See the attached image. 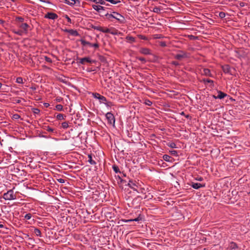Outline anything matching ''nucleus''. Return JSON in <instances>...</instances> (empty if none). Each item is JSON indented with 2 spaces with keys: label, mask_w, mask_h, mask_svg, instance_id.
<instances>
[{
  "label": "nucleus",
  "mask_w": 250,
  "mask_h": 250,
  "mask_svg": "<svg viewBox=\"0 0 250 250\" xmlns=\"http://www.w3.org/2000/svg\"><path fill=\"white\" fill-rule=\"evenodd\" d=\"M68 32L71 35H72L74 36H77L79 35L78 32L76 30H73V29L69 30Z\"/></svg>",
  "instance_id": "nucleus-29"
},
{
  "label": "nucleus",
  "mask_w": 250,
  "mask_h": 250,
  "mask_svg": "<svg viewBox=\"0 0 250 250\" xmlns=\"http://www.w3.org/2000/svg\"><path fill=\"white\" fill-rule=\"evenodd\" d=\"M57 181H58V182H59L60 183H64L65 182V180L63 179H62V178H60V179H57Z\"/></svg>",
  "instance_id": "nucleus-52"
},
{
  "label": "nucleus",
  "mask_w": 250,
  "mask_h": 250,
  "mask_svg": "<svg viewBox=\"0 0 250 250\" xmlns=\"http://www.w3.org/2000/svg\"><path fill=\"white\" fill-rule=\"evenodd\" d=\"M113 13L114 14V19L117 20L119 23H124L125 22V20L123 16L116 12H113Z\"/></svg>",
  "instance_id": "nucleus-6"
},
{
  "label": "nucleus",
  "mask_w": 250,
  "mask_h": 250,
  "mask_svg": "<svg viewBox=\"0 0 250 250\" xmlns=\"http://www.w3.org/2000/svg\"><path fill=\"white\" fill-rule=\"evenodd\" d=\"M44 59H45V61L51 63L52 62V61L51 59L49 57H47V56H45L44 57Z\"/></svg>",
  "instance_id": "nucleus-47"
},
{
  "label": "nucleus",
  "mask_w": 250,
  "mask_h": 250,
  "mask_svg": "<svg viewBox=\"0 0 250 250\" xmlns=\"http://www.w3.org/2000/svg\"><path fill=\"white\" fill-rule=\"evenodd\" d=\"M196 180L199 181H202L203 180V179L202 177H199L197 179H196Z\"/></svg>",
  "instance_id": "nucleus-60"
},
{
  "label": "nucleus",
  "mask_w": 250,
  "mask_h": 250,
  "mask_svg": "<svg viewBox=\"0 0 250 250\" xmlns=\"http://www.w3.org/2000/svg\"><path fill=\"white\" fill-rule=\"evenodd\" d=\"M179 51L181 53V54L175 55L174 56L175 59L178 60H181L183 58H186L188 57V54L186 52L182 50H180Z\"/></svg>",
  "instance_id": "nucleus-8"
},
{
  "label": "nucleus",
  "mask_w": 250,
  "mask_h": 250,
  "mask_svg": "<svg viewBox=\"0 0 250 250\" xmlns=\"http://www.w3.org/2000/svg\"><path fill=\"white\" fill-rule=\"evenodd\" d=\"M217 93H218V95L217 96L214 95H212V97L214 99H222L228 96V95L227 94H226L220 90L217 91Z\"/></svg>",
  "instance_id": "nucleus-10"
},
{
  "label": "nucleus",
  "mask_w": 250,
  "mask_h": 250,
  "mask_svg": "<svg viewBox=\"0 0 250 250\" xmlns=\"http://www.w3.org/2000/svg\"><path fill=\"white\" fill-rule=\"evenodd\" d=\"M222 69L223 72L226 74H229L231 75H233L232 70H234V69L231 68L229 64H225L222 66Z\"/></svg>",
  "instance_id": "nucleus-4"
},
{
  "label": "nucleus",
  "mask_w": 250,
  "mask_h": 250,
  "mask_svg": "<svg viewBox=\"0 0 250 250\" xmlns=\"http://www.w3.org/2000/svg\"><path fill=\"white\" fill-rule=\"evenodd\" d=\"M62 98L61 97H57L56 98V101L57 102H61L62 101Z\"/></svg>",
  "instance_id": "nucleus-50"
},
{
  "label": "nucleus",
  "mask_w": 250,
  "mask_h": 250,
  "mask_svg": "<svg viewBox=\"0 0 250 250\" xmlns=\"http://www.w3.org/2000/svg\"><path fill=\"white\" fill-rule=\"evenodd\" d=\"M56 109L58 111H62L63 109V106L62 104H57L56 106Z\"/></svg>",
  "instance_id": "nucleus-38"
},
{
  "label": "nucleus",
  "mask_w": 250,
  "mask_h": 250,
  "mask_svg": "<svg viewBox=\"0 0 250 250\" xmlns=\"http://www.w3.org/2000/svg\"><path fill=\"white\" fill-rule=\"evenodd\" d=\"M126 40L130 42H133L135 41V38L131 36H127L126 37Z\"/></svg>",
  "instance_id": "nucleus-31"
},
{
  "label": "nucleus",
  "mask_w": 250,
  "mask_h": 250,
  "mask_svg": "<svg viewBox=\"0 0 250 250\" xmlns=\"http://www.w3.org/2000/svg\"><path fill=\"white\" fill-rule=\"evenodd\" d=\"M118 178L119 179V180H120V182L121 183H125L126 182V181L125 180H123L121 177L120 176H118Z\"/></svg>",
  "instance_id": "nucleus-56"
},
{
  "label": "nucleus",
  "mask_w": 250,
  "mask_h": 250,
  "mask_svg": "<svg viewBox=\"0 0 250 250\" xmlns=\"http://www.w3.org/2000/svg\"><path fill=\"white\" fill-rule=\"evenodd\" d=\"M44 105L45 107H48L49 105V104L48 103H44Z\"/></svg>",
  "instance_id": "nucleus-62"
},
{
  "label": "nucleus",
  "mask_w": 250,
  "mask_h": 250,
  "mask_svg": "<svg viewBox=\"0 0 250 250\" xmlns=\"http://www.w3.org/2000/svg\"><path fill=\"white\" fill-rule=\"evenodd\" d=\"M180 114L181 115L184 116L186 118L188 119L190 117L188 114L186 115L184 111L182 112Z\"/></svg>",
  "instance_id": "nucleus-49"
},
{
  "label": "nucleus",
  "mask_w": 250,
  "mask_h": 250,
  "mask_svg": "<svg viewBox=\"0 0 250 250\" xmlns=\"http://www.w3.org/2000/svg\"><path fill=\"white\" fill-rule=\"evenodd\" d=\"M62 126L63 129L67 128L69 126L68 123L66 122H63L62 124Z\"/></svg>",
  "instance_id": "nucleus-36"
},
{
  "label": "nucleus",
  "mask_w": 250,
  "mask_h": 250,
  "mask_svg": "<svg viewBox=\"0 0 250 250\" xmlns=\"http://www.w3.org/2000/svg\"><path fill=\"white\" fill-rule=\"evenodd\" d=\"M20 102H21V100H19V99L15 100V103H16L19 104V103H20Z\"/></svg>",
  "instance_id": "nucleus-61"
},
{
  "label": "nucleus",
  "mask_w": 250,
  "mask_h": 250,
  "mask_svg": "<svg viewBox=\"0 0 250 250\" xmlns=\"http://www.w3.org/2000/svg\"><path fill=\"white\" fill-rule=\"evenodd\" d=\"M88 162L91 164V165H95L96 164V163L95 162V161H94L93 159H92V155L90 154H88Z\"/></svg>",
  "instance_id": "nucleus-27"
},
{
  "label": "nucleus",
  "mask_w": 250,
  "mask_h": 250,
  "mask_svg": "<svg viewBox=\"0 0 250 250\" xmlns=\"http://www.w3.org/2000/svg\"><path fill=\"white\" fill-rule=\"evenodd\" d=\"M90 47H94L95 48H99V45L98 43H91V45H90Z\"/></svg>",
  "instance_id": "nucleus-45"
},
{
  "label": "nucleus",
  "mask_w": 250,
  "mask_h": 250,
  "mask_svg": "<svg viewBox=\"0 0 250 250\" xmlns=\"http://www.w3.org/2000/svg\"><path fill=\"white\" fill-rule=\"evenodd\" d=\"M43 128L44 130L47 131L48 132H51L52 134L55 135V134H56L57 133V130L56 129L51 128L49 126L44 125L43 127Z\"/></svg>",
  "instance_id": "nucleus-16"
},
{
  "label": "nucleus",
  "mask_w": 250,
  "mask_h": 250,
  "mask_svg": "<svg viewBox=\"0 0 250 250\" xmlns=\"http://www.w3.org/2000/svg\"><path fill=\"white\" fill-rule=\"evenodd\" d=\"M127 186L133 189V190L136 191L137 192H139L138 190L139 183L136 181L130 180L127 183Z\"/></svg>",
  "instance_id": "nucleus-3"
},
{
  "label": "nucleus",
  "mask_w": 250,
  "mask_h": 250,
  "mask_svg": "<svg viewBox=\"0 0 250 250\" xmlns=\"http://www.w3.org/2000/svg\"><path fill=\"white\" fill-rule=\"evenodd\" d=\"M167 145L168 146H169V147H170L171 148H176L177 147L176 144L175 143H174V142H169V143H167Z\"/></svg>",
  "instance_id": "nucleus-33"
},
{
  "label": "nucleus",
  "mask_w": 250,
  "mask_h": 250,
  "mask_svg": "<svg viewBox=\"0 0 250 250\" xmlns=\"http://www.w3.org/2000/svg\"><path fill=\"white\" fill-rule=\"evenodd\" d=\"M102 32L106 33H110L109 29L106 28L105 29H104L103 28H102Z\"/></svg>",
  "instance_id": "nucleus-48"
},
{
  "label": "nucleus",
  "mask_w": 250,
  "mask_h": 250,
  "mask_svg": "<svg viewBox=\"0 0 250 250\" xmlns=\"http://www.w3.org/2000/svg\"><path fill=\"white\" fill-rule=\"evenodd\" d=\"M240 5L241 7H244L245 6V3L243 2H241L240 3Z\"/></svg>",
  "instance_id": "nucleus-59"
},
{
  "label": "nucleus",
  "mask_w": 250,
  "mask_h": 250,
  "mask_svg": "<svg viewBox=\"0 0 250 250\" xmlns=\"http://www.w3.org/2000/svg\"><path fill=\"white\" fill-rule=\"evenodd\" d=\"M92 96L94 98L99 100L100 103H104V102L107 101L106 98L99 93H93Z\"/></svg>",
  "instance_id": "nucleus-7"
},
{
  "label": "nucleus",
  "mask_w": 250,
  "mask_h": 250,
  "mask_svg": "<svg viewBox=\"0 0 250 250\" xmlns=\"http://www.w3.org/2000/svg\"><path fill=\"white\" fill-rule=\"evenodd\" d=\"M24 21V19L21 17H17L15 18V21L17 23V25L18 24H20L21 23H23Z\"/></svg>",
  "instance_id": "nucleus-20"
},
{
  "label": "nucleus",
  "mask_w": 250,
  "mask_h": 250,
  "mask_svg": "<svg viewBox=\"0 0 250 250\" xmlns=\"http://www.w3.org/2000/svg\"><path fill=\"white\" fill-rule=\"evenodd\" d=\"M145 104L146 105H147L150 106V105H152V102H151L149 100H145Z\"/></svg>",
  "instance_id": "nucleus-42"
},
{
  "label": "nucleus",
  "mask_w": 250,
  "mask_h": 250,
  "mask_svg": "<svg viewBox=\"0 0 250 250\" xmlns=\"http://www.w3.org/2000/svg\"><path fill=\"white\" fill-rule=\"evenodd\" d=\"M104 16L107 18V19L111 21H112V19H114V14L112 13V14H108V13L104 14Z\"/></svg>",
  "instance_id": "nucleus-25"
},
{
  "label": "nucleus",
  "mask_w": 250,
  "mask_h": 250,
  "mask_svg": "<svg viewBox=\"0 0 250 250\" xmlns=\"http://www.w3.org/2000/svg\"><path fill=\"white\" fill-rule=\"evenodd\" d=\"M42 2H46V3H50V2L49 1H47V0H40Z\"/></svg>",
  "instance_id": "nucleus-58"
},
{
  "label": "nucleus",
  "mask_w": 250,
  "mask_h": 250,
  "mask_svg": "<svg viewBox=\"0 0 250 250\" xmlns=\"http://www.w3.org/2000/svg\"><path fill=\"white\" fill-rule=\"evenodd\" d=\"M45 18L56 20L58 18V16L54 13H47L44 16Z\"/></svg>",
  "instance_id": "nucleus-12"
},
{
  "label": "nucleus",
  "mask_w": 250,
  "mask_h": 250,
  "mask_svg": "<svg viewBox=\"0 0 250 250\" xmlns=\"http://www.w3.org/2000/svg\"><path fill=\"white\" fill-rule=\"evenodd\" d=\"M81 44L83 46H85V45H88L90 46V45H91V43L90 42H88L84 40H81Z\"/></svg>",
  "instance_id": "nucleus-32"
},
{
  "label": "nucleus",
  "mask_w": 250,
  "mask_h": 250,
  "mask_svg": "<svg viewBox=\"0 0 250 250\" xmlns=\"http://www.w3.org/2000/svg\"><path fill=\"white\" fill-rule=\"evenodd\" d=\"M76 60L77 61H78V62H77L78 63L81 64L83 65H85L86 63H95L96 62V61L95 60H92L89 57H84V58H82L77 57Z\"/></svg>",
  "instance_id": "nucleus-1"
},
{
  "label": "nucleus",
  "mask_w": 250,
  "mask_h": 250,
  "mask_svg": "<svg viewBox=\"0 0 250 250\" xmlns=\"http://www.w3.org/2000/svg\"><path fill=\"white\" fill-rule=\"evenodd\" d=\"M160 44L162 47H165L166 46V43L165 42H161Z\"/></svg>",
  "instance_id": "nucleus-57"
},
{
  "label": "nucleus",
  "mask_w": 250,
  "mask_h": 250,
  "mask_svg": "<svg viewBox=\"0 0 250 250\" xmlns=\"http://www.w3.org/2000/svg\"><path fill=\"white\" fill-rule=\"evenodd\" d=\"M13 32L18 35H19V36H21L24 33V32L23 31V30H22L21 29H19V30H15L13 31Z\"/></svg>",
  "instance_id": "nucleus-30"
},
{
  "label": "nucleus",
  "mask_w": 250,
  "mask_h": 250,
  "mask_svg": "<svg viewBox=\"0 0 250 250\" xmlns=\"http://www.w3.org/2000/svg\"><path fill=\"white\" fill-rule=\"evenodd\" d=\"M16 82L18 83H23L22 78L21 77H18L16 79Z\"/></svg>",
  "instance_id": "nucleus-41"
},
{
  "label": "nucleus",
  "mask_w": 250,
  "mask_h": 250,
  "mask_svg": "<svg viewBox=\"0 0 250 250\" xmlns=\"http://www.w3.org/2000/svg\"><path fill=\"white\" fill-rule=\"evenodd\" d=\"M105 117L109 124L113 125H114L115 120V117L112 113L111 112H107L105 115Z\"/></svg>",
  "instance_id": "nucleus-5"
},
{
  "label": "nucleus",
  "mask_w": 250,
  "mask_h": 250,
  "mask_svg": "<svg viewBox=\"0 0 250 250\" xmlns=\"http://www.w3.org/2000/svg\"><path fill=\"white\" fill-rule=\"evenodd\" d=\"M13 117L14 119H18L20 118V116L18 114H15L13 115Z\"/></svg>",
  "instance_id": "nucleus-51"
},
{
  "label": "nucleus",
  "mask_w": 250,
  "mask_h": 250,
  "mask_svg": "<svg viewBox=\"0 0 250 250\" xmlns=\"http://www.w3.org/2000/svg\"><path fill=\"white\" fill-rule=\"evenodd\" d=\"M42 137H44L45 138H49V137L48 136H45V135H42Z\"/></svg>",
  "instance_id": "nucleus-63"
},
{
  "label": "nucleus",
  "mask_w": 250,
  "mask_h": 250,
  "mask_svg": "<svg viewBox=\"0 0 250 250\" xmlns=\"http://www.w3.org/2000/svg\"><path fill=\"white\" fill-rule=\"evenodd\" d=\"M91 27L94 29L102 32L103 27L100 26H96L94 25H91Z\"/></svg>",
  "instance_id": "nucleus-28"
},
{
  "label": "nucleus",
  "mask_w": 250,
  "mask_h": 250,
  "mask_svg": "<svg viewBox=\"0 0 250 250\" xmlns=\"http://www.w3.org/2000/svg\"><path fill=\"white\" fill-rule=\"evenodd\" d=\"M161 9L160 7L155 6L153 8L152 11L156 13H160L161 12Z\"/></svg>",
  "instance_id": "nucleus-35"
},
{
  "label": "nucleus",
  "mask_w": 250,
  "mask_h": 250,
  "mask_svg": "<svg viewBox=\"0 0 250 250\" xmlns=\"http://www.w3.org/2000/svg\"><path fill=\"white\" fill-rule=\"evenodd\" d=\"M139 52L141 54L145 55L151 54V50L147 48H145V47L141 48L140 49Z\"/></svg>",
  "instance_id": "nucleus-13"
},
{
  "label": "nucleus",
  "mask_w": 250,
  "mask_h": 250,
  "mask_svg": "<svg viewBox=\"0 0 250 250\" xmlns=\"http://www.w3.org/2000/svg\"><path fill=\"white\" fill-rule=\"evenodd\" d=\"M191 186L194 189H199L201 188H203L205 187V184H202L198 183H194L192 182L191 184Z\"/></svg>",
  "instance_id": "nucleus-15"
},
{
  "label": "nucleus",
  "mask_w": 250,
  "mask_h": 250,
  "mask_svg": "<svg viewBox=\"0 0 250 250\" xmlns=\"http://www.w3.org/2000/svg\"><path fill=\"white\" fill-rule=\"evenodd\" d=\"M137 59L138 60L141 61L143 63H145L146 62V59L145 58L143 57H137Z\"/></svg>",
  "instance_id": "nucleus-39"
},
{
  "label": "nucleus",
  "mask_w": 250,
  "mask_h": 250,
  "mask_svg": "<svg viewBox=\"0 0 250 250\" xmlns=\"http://www.w3.org/2000/svg\"><path fill=\"white\" fill-rule=\"evenodd\" d=\"M32 110L35 114H39L40 113V110L38 108H34L32 109Z\"/></svg>",
  "instance_id": "nucleus-40"
},
{
  "label": "nucleus",
  "mask_w": 250,
  "mask_h": 250,
  "mask_svg": "<svg viewBox=\"0 0 250 250\" xmlns=\"http://www.w3.org/2000/svg\"><path fill=\"white\" fill-rule=\"evenodd\" d=\"M3 198L6 200H11L15 199L16 196L14 193L13 190L11 189L3 194Z\"/></svg>",
  "instance_id": "nucleus-2"
},
{
  "label": "nucleus",
  "mask_w": 250,
  "mask_h": 250,
  "mask_svg": "<svg viewBox=\"0 0 250 250\" xmlns=\"http://www.w3.org/2000/svg\"><path fill=\"white\" fill-rule=\"evenodd\" d=\"M219 16L222 19L224 18L226 16V14L224 12H220L219 14Z\"/></svg>",
  "instance_id": "nucleus-46"
},
{
  "label": "nucleus",
  "mask_w": 250,
  "mask_h": 250,
  "mask_svg": "<svg viewBox=\"0 0 250 250\" xmlns=\"http://www.w3.org/2000/svg\"><path fill=\"white\" fill-rule=\"evenodd\" d=\"M91 1L95 2L96 4H101L102 5H105L108 6V4H106L104 0H90Z\"/></svg>",
  "instance_id": "nucleus-22"
},
{
  "label": "nucleus",
  "mask_w": 250,
  "mask_h": 250,
  "mask_svg": "<svg viewBox=\"0 0 250 250\" xmlns=\"http://www.w3.org/2000/svg\"><path fill=\"white\" fill-rule=\"evenodd\" d=\"M33 232L37 236H40V237H41L42 236V233H41V230L38 229V228H34V230H33Z\"/></svg>",
  "instance_id": "nucleus-24"
},
{
  "label": "nucleus",
  "mask_w": 250,
  "mask_h": 250,
  "mask_svg": "<svg viewBox=\"0 0 250 250\" xmlns=\"http://www.w3.org/2000/svg\"><path fill=\"white\" fill-rule=\"evenodd\" d=\"M203 82H204V83L205 84H206L207 83H210L211 84V87H213L214 86V82L211 80H210V79H204L203 80Z\"/></svg>",
  "instance_id": "nucleus-26"
},
{
  "label": "nucleus",
  "mask_w": 250,
  "mask_h": 250,
  "mask_svg": "<svg viewBox=\"0 0 250 250\" xmlns=\"http://www.w3.org/2000/svg\"><path fill=\"white\" fill-rule=\"evenodd\" d=\"M19 28H20L23 32H24L25 34H27L28 32V29L29 27V25L27 23H21L20 24H18L17 25Z\"/></svg>",
  "instance_id": "nucleus-9"
},
{
  "label": "nucleus",
  "mask_w": 250,
  "mask_h": 250,
  "mask_svg": "<svg viewBox=\"0 0 250 250\" xmlns=\"http://www.w3.org/2000/svg\"><path fill=\"white\" fill-rule=\"evenodd\" d=\"M56 118L59 120H62L64 119V115L62 114H58L57 115Z\"/></svg>",
  "instance_id": "nucleus-37"
},
{
  "label": "nucleus",
  "mask_w": 250,
  "mask_h": 250,
  "mask_svg": "<svg viewBox=\"0 0 250 250\" xmlns=\"http://www.w3.org/2000/svg\"><path fill=\"white\" fill-rule=\"evenodd\" d=\"M142 220V217L141 214H139V215L136 218L133 219H128V220H123L124 222L128 223L132 221H136V222H139L140 221Z\"/></svg>",
  "instance_id": "nucleus-17"
},
{
  "label": "nucleus",
  "mask_w": 250,
  "mask_h": 250,
  "mask_svg": "<svg viewBox=\"0 0 250 250\" xmlns=\"http://www.w3.org/2000/svg\"><path fill=\"white\" fill-rule=\"evenodd\" d=\"M112 168H113V170L114 171V172L116 173L121 172L118 167L115 165H114L112 166Z\"/></svg>",
  "instance_id": "nucleus-34"
},
{
  "label": "nucleus",
  "mask_w": 250,
  "mask_h": 250,
  "mask_svg": "<svg viewBox=\"0 0 250 250\" xmlns=\"http://www.w3.org/2000/svg\"><path fill=\"white\" fill-rule=\"evenodd\" d=\"M31 216H32V215L30 213H27V214H25V215L24 216V218L26 220H29L31 219Z\"/></svg>",
  "instance_id": "nucleus-44"
},
{
  "label": "nucleus",
  "mask_w": 250,
  "mask_h": 250,
  "mask_svg": "<svg viewBox=\"0 0 250 250\" xmlns=\"http://www.w3.org/2000/svg\"><path fill=\"white\" fill-rule=\"evenodd\" d=\"M92 8L98 12H101L102 10H105L106 7L99 5L93 4Z\"/></svg>",
  "instance_id": "nucleus-14"
},
{
  "label": "nucleus",
  "mask_w": 250,
  "mask_h": 250,
  "mask_svg": "<svg viewBox=\"0 0 250 250\" xmlns=\"http://www.w3.org/2000/svg\"><path fill=\"white\" fill-rule=\"evenodd\" d=\"M202 74L207 76L212 77L210 70L208 68H204L203 70Z\"/></svg>",
  "instance_id": "nucleus-19"
},
{
  "label": "nucleus",
  "mask_w": 250,
  "mask_h": 250,
  "mask_svg": "<svg viewBox=\"0 0 250 250\" xmlns=\"http://www.w3.org/2000/svg\"><path fill=\"white\" fill-rule=\"evenodd\" d=\"M107 106H110L112 105V103L110 102H104V103Z\"/></svg>",
  "instance_id": "nucleus-55"
},
{
  "label": "nucleus",
  "mask_w": 250,
  "mask_h": 250,
  "mask_svg": "<svg viewBox=\"0 0 250 250\" xmlns=\"http://www.w3.org/2000/svg\"><path fill=\"white\" fill-rule=\"evenodd\" d=\"M65 18L69 23H71V20L67 15H65Z\"/></svg>",
  "instance_id": "nucleus-53"
},
{
  "label": "nucleus",
  "mask_w": 250,
  "mask_h": 250,
  "mask_svg": "<svg viewBox=\"0 0 250 250\" xmlns=\"http://www.w3.org/2000/svg\"><path fill=\"white\" fill-rule=\"evenodd\" d=\"M78 1V0H64L65 3L70 5H74L76 3V2Z\"/></svg>",
  "instance_id": "nucleus-21"
},
{
  "label": "nucleus",
  "mask_w": 250,
  "mask_h": 250,
  "mask_svg": "<svg viewBox=\"0 0 250 250\" xmlns=\"http://www.w3.org/2000/svg\"><path fill=\"white\" fill-rule=\"evenodd\" d=\"M110 33L111 34H113V35H116L117 34V32H110Z\"/></svg>",
  "instance_id": "nucleus-64"
},
{
  "label": "nucleus",
  "mask_w": 250,
  "mask_h": 250,
  "mask_svg": "<svg viewBox=\"0 0 250 250\" xmlns=\"http://www.w3.org/2000/svg\"><path fill=\"white\" fill-rule=\"evenodd\" d=\"M163 159L167 162H171L173 158L168 155L165 154L163 156Z\"/></svg>",
  "instance_id": "nucleus-23"
},
{
  "label": "nucleus",
  "mask_w": 250,
  "mask_h": 250,
  "mask_svg": "<svg viewBox=\"0 0 250 250\" xmlns=\"http://www.w3.org/2000/svg\"><path fill=\"white\" fill-rule=\"evenodd\" d=\"M105 216L107 218L112 219L115 217L114 213L112 211H107L104 213Z\"/></svg>",
  "instance_id": "nucleus-18"
},
{
  "label": "nucleus",
  "mask_w": 250,
  "mask_h": 250,
  "mask_svg": "<svg viewBox=\"0 0 250 250\" xmlns=\"http://www.w3.org/2000/svg\"><path fill=\"white\" fill-rule=\"evenodd\" d=\"M239 249V247L237 244L233 241H231L229 244L228 249L229 250H236Z\"/></svg>",
  "instance_id": "nucleus-11"
},
{
  "label": "nucleus",
  "mask_w": 250,
  "mask_h": 250,
  "mask_svg": "<svg viewBox=\"0 0 250 250\" xmlns=\"http://www.w3.org/2000/svg\"><path fill=\"white\" fill-rule=\"evenodd\" d=\"M169 152L170 153V154L173 156H177L178 154H177V151L176 150H170L169 151Z\"/></svg>",
  "instance_id": "nucleus-43"
},
{
  "label": "nucleus",
  "mask_w": 250,
  "mask_h": 250,
  "mask_svg": "<svg viewBox=\"0 0 250 250\" xmlns=\"http://www.w3.org/2000/svg\"><path fill=\"white\" fill-rule=\"evenodd\" d=\"M171 64H172L173 65H174L175 66H178L179 65V63L176 61L172 62Z\"/></svg>",
  "instance_id": "nucleus-54"
}]
</instances>
